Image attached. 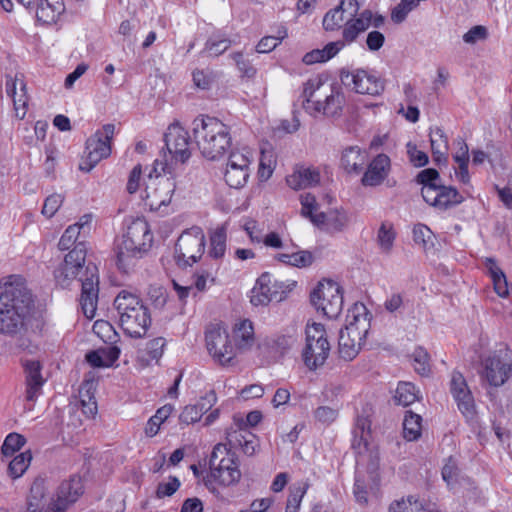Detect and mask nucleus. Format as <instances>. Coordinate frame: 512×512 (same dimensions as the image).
Returning <instances> with one entry per match:
<instances>
[{
    "mask_svg": "<svg viewBox=\"0 0 512 512\" xmlns=\"http://www.w3.org/2000/svg\"><path fill=\"white\" fill-rule=\"evenodd\" d=\"M85 259L86 249L82 243H78L65 255L55 278L62 287H68L75 279H79L81 309L87 318L92 319L96 315L98 304L99 276L97 267L93 264L85 265Z\"/></svg>",
    "mask_w": 512,
    "mask_h": 512,
    "instance_id": "1",
    "label": "nucleus"
},
{
    "mask_svg": "<svg viewBox=\"0 0 512 512\" xmlns=\"http://www.w3.org/2000/svg\"><path fill=\"white\" fill-rule=\"evenodd\" d=\"M384 22V17L378 13L368 9L359 11L357 2H339L325 13L322 25L327 32L341 30L345 40L356 41L370 27L379 28Z\"/></svg>",
    "mask_w": 512,
    "mask_h": 512,
    "instance_id": "2",
    "label": "nucleus"
},
{
    "mask_svg": "<svg viewBox=\"0 0 512 512\" xmlns=\"http://www.w3.org/2000/svg\"><path fill=\"white\" fill-rule=\"evenodd\" d=\"M32 306V296L23 278L10 276L0 282V333L15 334Z\"/></svg>",
    "mask_w": 512,
    "mask_h": 512,
    "instance_id": "3",
    "label": "nucleus"
},
{
    "mask_svg": "<svg viewBox=\"0 0 512 512\" xmlns=\"http://www.w3.org/2000/svg\"><path fill=\"white\" fill-rule=\"evenodd\" d=\"M303 108L312 116L324 115L339 118L346 103L342 87L328 83L320 77L308 79L303 85Z\"/></svg>",
    "mask_w": 512,
    "mask_h": 512,
    "instance_id": "4",
    "label": "nucleus"
},
{
    "mask_svg": "<svg viewBox=\"0 0 512 512\" xmlns=\"http://www.w3.org/2000/svg\"><path fill=\"white\" fill-rule=\"evenodd\" d=\"M192 131L200 153L207 160L221 159L231 146L229 128L217 118L194 119Z\"/></svg>",
    "mask_w": 512,
    "mask_h": 512,
    "instance_id": "5",
    "label": "nucleus"
},
{
    "mask_svg": "<svg viewBox=\"0 0 512 512\" xmlns=\"http://www.w3.org/2000/svg\"><path fill=\"white\" fill-rule=\"evenodd\" d=\"M242 477L239 461L224 444H217L211 453L209 471L203 478L207 489L215 494L225 488L237 485Z\"/></svg>",
    "mask_w": 512,
    "mask_h": 512,
    "instance_id": "6",
    "label": "nucleus"
},
{
    "mask_svg": "<svg viewBox=\"0 0 512 512\" xmlns=\"http://www.w3.org/2000/svg\"><path fill=\"white\" fill-rule=\"evenodd\" d=\"M165 148L160 158L154 161L155 173L175 175L191 158V142L188 131L178 122L168 126L165 133Z\"/></svg>",
    "mask_w": 512,
    "mask_h": 512,
    "instance_id": "7",
    "label": "nucleus"
},
{
    "mask_svg": "<svg viewBox=\"0 0 512 512\" xmlns=\"http://www.w3.org/2000/svg\"><path fill=\"white\" fill-rule=\"evenodd\" d=\"M153 234L148 222L143 218L133 219L117 246V265L128 272L151 248Z\"/></svg>",
    "mask_w": 512,
    "mask_h": 512,
    "instance_id": "8",
    "label": "nucleus"
},
{
    "mask_svg": "<svg viewBox=\"0 0 512 512\" xmlns=\"http://www.w3.org/2000/svg\"><path fill=\"white\" fill-rule=\"evenodd\" d=\"M119 324L123 331L134 338L146 335L151 324L148 307L135 293L122 290L114 299Z\"/></svg>",
    "mask_w": 512,
    "mask_h": 512,
    "instance_id": "9",
    "label": "nucleus"
},
{
    "mask_svg": "<svg viewBox=\"0 0 512 512\" xmlns=\"http://www.w3.org/2000/svg\"><path fill=\"white\" fill-rule=\"evenodd\" d=\"M204 341L206 351L215 365L231 368L239 364V356L228 333V327L224 324H210L205 330Z\"/></svg>",
    "mask_w": 512,
    "mask_h": 512,
    "instance_id": "10",
    "label": "nucleus"
},
{
    "mask_svg": "<svg viewBox=\"0 0 512 512\" xmlns=\"http://www.w3.org/2000/svg\"><path fill=\"white\" fill-rule=\"evenodd\" d=\"M305 336L302 359L309 370H316L325 364L330 354L331 346L327 331L321 323L308 322Z\"/></svg>",
    "mask_w": 512,
    "mask_h": 512,
    "instance_id": "11",
    "label": "nucleus"
},
{
    "mask_svg": "<svg viewBox=\"0 0 512 512\" xmlns=\"http://www.w3.org/2000/svg\"><path fill=\"white\" fill-rule=\"evenodd\" d=\"M297 285L294 280H279L269 273H263L251 290L250 302L254 306H265L271 301L280 302L291 293Z\"/></svg>",
    "mask_w": 512,
    "mask_h": 512,
    "instance_id": "12",
    "label": "nucleus"
},
{
    "mask_svg": "<svg viewBox=\"0 0 512 512\" xmlns=\"http://www.w3.org/2000/svg\"><path fill=\"white\" fill-rule=\"evenodd\" d=\"M114 134L115 126L106 124L87 139L86 148L79 163L81 171L90 172L101 160L110 156Z\"/></svg>",
    "mask_w": 512,
    "mask_h": 512,
    "instance_id": "13",
    "label": "nucleus"
},
{
    "mask_svg": "<svg viewBox=\"0 0 512 512\" xmlns=\"http://www.w3.org/2000/svg\"><path fill=\"white\" fill-rule=\"evenodd\" d=\"M311 302L329 319L337 318L343 309V290L335 281L323 279L311 293Z\"/></svg>",
    "mask_w": 512,
    "mask_h": 512,
    "instance_id": "14",
    "label": "nucleus"
},
{
    "mask_svg": "<svg viewBox=\"0 0 512 512\" xmlns=\"http://www.w3.org/2000/svg\"><path fill=\"white\" fill-rule=\"evenodd\" d=\"M163 173H156L155 177L151 175L141 192V198L150 210L158 211L162 207L170 204L176 185L172 177L161 176Z\"/></svg>",
    "mask_w": 512,
    "mask_h": 512,
    "instance_id": "15",
    "label": "nucleus"
},
{
    "mask_svg": "<svg viewBox=\"0 0 512 512\" xmlns=\"http://www.w3.org/2000/svg\"><path fill=\"white\" fill-rule=\"evenodd\" d=\"M512 372V359L507 348L491 352L482 359L481 376L495 387L502 386Z\"/></svg>",
    "mask_w": 512,
    "mask_h": 512,
    "instance_id": "16",
    "label": "nucleus"
},
{
    "mask_svg": "<svg viewBox=\"0 0 512 512\" xmlns=\"http://www.w3.org/2000/svg\"><path fill=\"white\" fill-rule=\"evenodd\" d=\"M252 161L253 150L247 146L231 152L224 174V179L231 188L239 189L246 185Z\"/></svg>",
    "mask_w": 512,
    "mask_h": 512,
    "instance_id": "17",
    "label": "nucleus"
},
{
    "mask_svg": "<svg viewBox=\"0 0 512 512\" xmlns=\"http://www.w3.org/2000/svg\"><path fill=\"white\" fill-rule=\"evenodd\" d=\"M204 249V232L199 227H193L179 236L175 248V258L179 264L192 265L202 257Z\"/></svg>",
    "mask_w": 512,
    "mask_h": 512,
    "instance_id": "18",
    "label": "nucleus"
},
{
    "mask_svg": "<svg viewBox=\"0 0 512 512\" xmlns=\"http://www.w3.org/2000/svg\"><path fill=\"white\" fill-rule=\"evenodd\" d=\"M342 82L357 94L379 96L385 90V82L375 72L356 69L341 72Z\"/></svg>",
    "mask_w": 512,
    "mask_h": 512,
    "instance_id": "19",
    "label": "nucleus"
},
{
    "mask_svg": "<svg viewBox=\"0 0 512 512\" xmlns=\"http://www.w3.org/2000/svg\"><path fill=\"white\" fill-rule=\"evenodd\" d=\"M370 428L371 421L368 417H357L352 447L358 455V464L366 463V459H373V466L375 468L377 461H379V453L372 442Z\"/></svg>",
    "mask_w": 512,
    "mask_h": 512,
    "instance_id": "20",
    "label": "nucleus"
},
{
    "mask_svg": "<svg viewBox=\"0 0 512 512\" xmlns=\"http://www.w3.org/2000/svg\"><path fill=\"white\" fill-rule=\"evenodd\" d=\"M450 392L462 415L468 421L474 420L476 417L475 401L466 383V380L461 373H452L450 382Z\"/></svg>",
    "mask_w": 512,
    "mask_h": 512,
    "instance_id": "21",
    "label": "nucleus"
},
{
    "mask_svg": "<svg viewBox=\"0 0 512 512\" xmlns=\"http://www.w3.org/2000/svg\"><path fill=\"white\" fill-rule=\"evenodd\" d=\"M228 333L239 357L250 352L256 344L254 324L249 319L237 320L228 328Z\"/></svg>",
    "mask_w": 512,
    "mask_h": 512,
    "instance_id": "22",
    "label": "nucleus"
},
{
    "mask_svg": "<svg viewBox=\"0 0 512 512\" xmlns=\"http://www.w3.org/2000/svg\"><path fill=\"white\" fill-rule=\"evenodd\" d=\"M5 90L7 95L12 99L16 117L23 119L26 116L29 101L24 76L19 73L7 75Z\"/></svg>",
    "mask_w": 512,
    "mask_h": 512,
    "instance_id": "23",
    "label": "nucleus"
},
{
    "mask_svg": "<svg viewBox=\"0 0 512 512\" xmlns=\"http://www.w3.org/2000/svg\"><path fill=\"white\" fill-rule=\"evenodd\" d=\"M23 512H59L43 480H35L26 497Z\"/></svg>",
    "mask_w": 512,
    "mask_h": 512,
    "instance_id": "24",
    "label": "nucleus"
},
{
    "mask_svg": "<svg viewBox=\"0 0 512 512\" xmlns=\"http://www.w3.org/2000/svg\"><path fill=\"white\" fill-rule=\"evenodd\" d=\"M421 193L427 204L439 210H446L463 201V197L453 187L439 185L427 186L426 188H422Z\"/></svg>",
    "mask_w": 512,
    "mask_h": 512,
    "instance_id": "25",
    "label": "nucleus"
},
{
    "mask_svg": "<svg viewBox=\"0 0 512 512\" xmlns=\"http://www.w3.org/2000/svg\"><path fill=\"white\" fill-rule=\"evenodd\" d=\"M368 332L344 328L340 331L338 353L345 361H352L362 350Z\"/></svg>",
    "mask_w": 512,
    "mask_h": 512,
    "instance_id": "26",
    "label": "nucleus"
},
{
    "mask_svg": "<svg viewBox=\"0 0 512 512\" xmlns=\"http://www.w3.org/2000/svg\"><path fill=\"white\" fill-rule=\"evenodd\" d=\"M441 475L449 490L454 493L464 494L475 488L474 482L461 473L456 460L452 457L444 463Z\"/></svg>",
    "mask_w": 512,
    "mask_h": 512,
    "instance_id": "27",
    "label": "nucleus"
},
{
    "mask_svg": "<svg viewBox=\"0 0 512 512\" xmlns=\"http://www.w3.org/2000/svg\"><path fill=\"white\" fill-rule=\"evenodd\" d=\"M391 172V160L386 154L376 155L368 164L361 182L364 186L376 187L381 185Z\"/></svg>",
    "mask_w": 512,
    "mask_h": 512,
    "instance_id": "28",
    "label": "nucleus"
},
{
    "mask_svg": "<svg viewBox=\"0 0 512 512\" xmlns=\"http://www.w3.org/2000/svg\"><path fill=\"white\" fill-rule=\"evenodd\" d=\"M84 486L81 477L73 476L63 481L57 491L55 504L59 512H63L75 503L83 494Z\"/></svg>",
    "mask_w": 512,
    "mask_h": 512,
    "instance_id": "29",
    "label": "nucleus"
},
{
    "mask_svg": "<svg viewBox=\"0 0 512 512\" xmlns=\"http://www.w3.org/2000/svg\"><path fill=\"white\" fill-rule=\"evenodd\" d=\"M321 174L318 168L310 166H296L286 176L287 185L293 190L314 187L320 183Z\"/></svg>",
    "mask_w": 512,
    "mask_h": 512,
    "instance_id": "30",
    "label": "nucleus"
},
{
    "mask_svg": "<svg viewBox=\"0 0 512 512\" xmlns=\"http://www.w3.org/2000/svg\"><path fill=\"white\" fill-rule=\"evenodd\" d=\"M96 388L97 380L94 377H87L80 385L78 391L75 405L82 410L87 418L94 417L97 413Z\"/></svg>",
    "mask_w": 512,
    "mask_h": 512,
    "instance_id": "31",
    "label": "nucleus"
},
{
    "mask_svg": "<svg viewBox=\"0 0 512 512\" xmlns=\"http://www.w3.org/2000/svg\"><path fill=\"white\" fill-rule=\"evenodd\" d=\"M347 213L342 209H330L326 212H319L313 217V224L326 232L342 231L348 224Z\"/></svg>",
    "mask_w": 512,
    "mask_h": 512,
    "instance_id": "32",
    "label": "nucleus"
},
{
    "mask_svg": "<svg viewBox=\"0 0 512 512\" xmlns=\"http://www.w3.org/2000/svg\"><path fill=\"white\" fill-rule=\"evenodd\" d=\"M26 8L35 13L38 22L47 25L56 23L65 11L64 2H27Z\"/></svg>",
    "mask_w": 512,
    "mask_h": 512,
    "instance_id": "33",
    "label": "nucleus"
},
{
    "mask_svg": "<svg viewBox=\"0 0 512 512\" xmlns=\"http://www.w3.org/2000/svg\"><path fill=\"white\" fill-rule=\"evenodd\" d=\"M367 461L370 463V467L367 472L368 473L367 479H366L365 475L363 474V471L361 468L365 463H362V464L357 463L358 468H357V476H356L355 485H354V495H355L357 502H359L361 504L367 503L368 489L371 488V486L373 484H375V482L377 480V476H378L377 470H378L379 461H377L375 468L373 466V459H366V462Z\"/></svg>",
    "mask_w": 512,
    "mask_h": 512,
    "instance_id": "34",
    "label": "nucleus"
},
{
    "mask_svg": "<svg viewBox=\"0 0 512 512\" xmlns=\"http://www.w3.org/2000/svg\"><path fill=\"white\" fill-rule=\"evenodd\" d=\"M353 42L341 36V39L327 43L322 49H314L306 53L303 56V62L307 65L327 62Z\"/></svg>",
    "mask_w": 512,
    "mask_h": 512,
    "instance_id": "35",
    "label": "nucleus"
},
{
    "mask_svg": "<svg viewBox=\"0 0 512 512\" xmlns=\"http://www.w3.org/2000/svg\"><path fill=\"white\" fill-rule=\"evenodd\" d=\"M23 365L27 381L26 398L32 401L37 397L44 384V379L41 374L42 365L39 360L35 359L26 360Z\"/></svg>",
    "mask_w": 512,
    "mask_h": 512,
    "instance_id": "36",
    "label": "nucleus"
},
{
    "mask_svg": "<svg viewBox=\"0 0 512 512\" xmlns=\"http://www.w3.org/2000/svg\"><path fill=\"white\" fill-rule=\"evenodd\" d=\"M345 321L346 324L344 328L369 332L371 327V314L363 303L356 302L348 309Z\"/></svg>",
    "mask_w": 512,
    "mask_h": 512,
    "instance_id": "37",
    "label": "nucleus"
},
{
    "mask_svg": "<svg viewBox=\"0 0 512 512\" xmlns=\"http://www.w3.org/2000/svg\"><path fill=\"white\" fill-rule=\"evenodd\" d=\"M277 166V156L274 148L269 143L260 146V157L257 177L260 182H267L273 175Z\"/></svg>",
    "mask_w": 512,
    "mask_h": 512,
    "instance_id": "38",
    "label": "nucleus"
},
{
    "mask_svg": "<svg viewBox=\"0 0 512 512\" xmlns=\"http://www.w3.org/2000/svg\"><path fill=\"white\" fill-rule=\"evenodd\" d=\"M274 259L285 265L305 268L313 263L314 256L311 252L306 250L285 247L284 251L275 254Z\"/></svg>",
    "mask_w": 512,
    "mask_h": 512,
    "instance_id": "39",
    "label": "nucleus"
},
{
    "mask_svg": "<svg viewBox=\"0 0 512 512\" xmlns=\"http://www.w3.org/2000/svg\"><path fill=\"white\" fill-rule=\"evenodd\" d=\"M367 161V154L358 146H351L342 152L341 166L348 173H360Z\"/></svg>",
    "mask_w": 512,
    "mask_h": 512,
    "instance_id": "40",
    "label": "nucleus"
},
{
    "mask_svg": "<svg viewBox=\"0 0 512 512\" xmlns=\"http://www.w3.org/2000/svg\"><path fill=\"white\" fill-rule=\"evenodd\" d=\"M120 350L117 347H107L90 351L86 354L87 362L95 368L111 367L119 358Z\"/></svg>",
    "mask_w": 512,
    "mask_h": 512,
    "instance_id": "41",
    "label": "nucleus"
},
{
    "mask_svg": "<svg viewBox=\"0 0 512 512\" xmlns=\"http://www.w3.org/2000/svg\"><path fill=\"white\" fill-rule=\"evenodd\" d=\"M485 267L488 270V274L493 283V288H494L495 293L501 298L508 297L509 286H508L506 275L504 274L502 269L491 258H487L485 260Z\"/></svg>",
    "mask_w": 512,
    "mask_h": 512,
    "instance_id": "42",
    "label": "nucleus"
},
{
    "mask_svg": "<svg viewBox=\"0 0 512 512\" xmlns=\"http://www.w3.org/2000/svg\"><path fill=\"white\" fill-rule=\"evenodd\" d=\"M388 512H433L419 498L409 495L392 501Z\"/></svg>",
    "mask_w": 512,
    "mask_h": 512,
    "instance_id": "43",
    "label": "nucleus"
},
{
    "mask_svg": "<svg viewBox=\"0 0 512 512\" xmlns=\"http://www.w3.org/2000/svg\"><path fill=\"white\" fill-rule=\"evenodd\" d=\"M422 433V418L420 415L407 411L403 420V437L407 441H416Z\"/></svg>",
    "mask_w": 512,
    "mask_h": 512,
    "instance_id": "44",
    "label": "nucleus"
},
{
    "mask_svg": "<svg viewBox=\"0 0 512 512\" xmlns=\"http://www.w3.org/2000/svg\"><path fill=\"white\" fill-rule=\"evenodd\" d=\"M396 239V231L390 222H383L377 232V245L382 253L391 252Z\"/></svg>",
    "mask_w": 512,
    "mask_h": 512,
    "instance_id": "45",
    "label": "nucleus"
},
{
    "mask_svg": "<svg viewBox=\"0 0 512 512\" xmlns=\"http://www.w3.org/2000/svg\"><path fill=\"white\" fill-rule=\"evenodd\" d=\"M420 391L410 382H400L395 391L398 404L409 406L419 399Z\"/></svg>",
    "mask_w": 512,
    "mask_h": 512,
    "instance_id": "46",
    "label": "nucleus"
},
{
    "mask_svg": "<svg viewBox=\"0 0 512 512\" xmlns=\"http://www.w3.org/2000/svg\"><path fill=\"white\" fill-rule=\"evenodd\" d=\"M308 488L309 484L307 482L296 483L289 488L285 512L299 511L302 499L307 493Z\"/></svg>",
    "mask_w": 512,
    "mask_h": 512,
    "instance_id": "47",
    "label": "nucleus"
},
{
    "mask_svg": "<svg viewBox=\"0 0 512 512\" xmlns=\"http://www.w3.org/2000/svg\"><path fill=\"white\" fill-rule=\"evenodd\" d=\"M227 234L224 227L216 228L210 235L209 255L215 259H220L226 252Z\"/></svg>",
    "mask_w": 512,
    "mask_h": 512,
    "instance_id": "48",
    "label": "nucleus"
},
{
    "mask_svg": "<svg viewBox=\"0 0 512 512\" xmlns=\"http://www.w3.org/2000/svg\"><path fill=\"white\" fill-rule=\"evenodd\" d=\"M32 454L29 450L19 453L10 460L8 474L11 478H20L30 466Z\"/></svg>",
    "mask_w": 512,
    "mask_h": 512,
    "instance_id": "49",
    "label": "nucleus"
},
{
    "mask_svg": "<svg viewBox=\"0 0 512 512\" xmlns=\"http://www.w3.org/2000/svg\"><path fill=\"white\" fill-rule=\"evenodd\" d=\"M165 346L166 340L163 337H157L150 340L146 345V352L149 358H139L141 365L148 366L150 365L151 362L158 363L161 357L163 356Z\"/></svg>",
    "mask_w": 512,
    "mask_h": 512,
    "instance_id": "50",
    "label": "nucleus"
},
{
    "mask_svg": "<svg viewBox=\"0 0 512 512\" xmlns=\"http://www.w3.org/2000/svg\"><path fill=\"white\" fill-rule=\"evenodd\" d=\"M217 270L213 268H201L193 275L194 287L199 292L206 291L209 287L216 284Z\"/></svg>",
    "mask_w": 512,
    "mask_h": 512,
    "instance_id": "51",
    "label": "nucleus"
},
{
    "mask_svg": "<svg viewBox=\"0 0 512 512\" xmlns=\"http://www.w3.org/2000/svg\"><path fill=\"white\" fill-rule=\"evenodd\" d=\"M431 149L437 161L443 157L448 149V141L441 128H434L430 132Z\"/></svg>",
    "mask_w": 512,
    "mask_h": 512,
    "instance_id": "52",
    "label": "nucleus"
},
{
    "mask_svg": "<svg viewBox=\"0 0 512 512\" xmlns=\"http://www.w3.org/2000/svg\"><path fill=\"white\" fill-rule=\"evenodd\" d=\"M297 342V330L291 326L278 333L273 338V345L277 350L285 351L292 348Z\"/></svg>",
    "mask_w": 512,
    "mask_h": 512,
    "instance_id": "53",
    "label": "nucleus"
},
{
    "mask_svg": "<svg viewBox=\"0 0 512 512\" xmlns=\"http://www.w3.org/2000/svg\"><path fill=\"white\" fill-rule=\"evenodd\" d=\"M25 443L26 439L23 435L18 433L8 434L1 447L2 456L5 458L12 457L25 445Z\"/></svg>",
    "mask_w": 512,
    "mask_h": 512,
    "instance_id": "54",
    "label": "nucleus"
},
{
    "mask_svg": "<svg viewBox=\"0 0 512 512\" xmlns=\"http://www.w3.org/2000/svg\"><path fill=\"white\" fill-rule=\"evenodd\" d=\"M287 37L285 30L279 31L276 36H265L260 39L256 46L258 53H269L273 51Z\"/></svg>",
    "mask_w": 512,
    "mask_h": 512,
    "instance_id": "55",
    "label": "nucleus"
},
{
    "mask_svg": "<svg viewBox=\"0 0 512 512\" xmlns=\"http://www.w3.org/2000/svg\"><path fill=\"white\" fill-rule=\"evenodd\" d=\"M433 232L429 227L423 224H417L413 228V240L416 244L421 245L423 248H428L433 245Z\"/></svg>",
    "mask_w": 512,
    "mask_h": 512,
    "instance_id": "56",
    "label": "nucleus"
},
{
    "mask_svg": "<svg viewBox=\"0 0 512 512\" xmlns=\"http://www.w3.org/2000/svg\"><path fill=\"white\" fill-rule=\"evenodd\" d=\"M413 367L420 375L430 373L429 355L423 348H417L413 352Z\"/></svg>",
    "mask_w": 512,
    "mask_h": 512,
    "instance_id": "57",
    "label": "nucleus"
},
{
    "mask_svg": "<svg viewBox=\"0 0 512 512\" xmlns=\"http://www.w3.org/2000/svg\"><path fill=\"white\" fill-rule=\"evenodd\" d=\"M301 214L313 223V217L319 215L318 204L314 195L305 193L300 195Z\"/></svg>",
    "mask_w": 512,
    "mask_h": 512,
    "instance_id": "58",
    "label": "nucleus"
},
{
    "mask_svg": "<svg viewBox=\"0 0 512 512\" xmlns=\"http://www.w3.org/2000/svg\"><path fill=\"white\" fill-rule=\"evenodd\" d=\"M231 40L224 36H214L210 38L205 46V50L213 56L224 53L230 46Z\"/></svg>",
    "mask_w": 512,
    "mask_h": 512,
    "instance_id": "59",
    "label": "nucleus"
},
{
    "mask_svg": "<svg viewBox=\"0 0 512 512\" xmlns=\"http://www.w3.org/2000/svg\"><path fill=\"white\" fill-rule=\"evenodd\" d=\"M418 3L419 2H399L391 10V20L396 24L402 23L409 13L417 8Z\"/></svg>",
    "mask_w": 512,
    "mask_h": 512,
    "instance_id": "60",
    "label": "nucleus"
},
{
    "mask_svg": "<svg viewBox=\"0 0 512 512\" xmlns=\"http://www.w3.org/2000/svg\"><path fill=\"white\" fill-rule=\"evenodd\" d=\"M64 197L61 194L54 193L49 195L43 204L42 214L47 218H52L63 204Z\"/></svg>",
    "mask_w": 512,
    "mask_h": 512,
    "instance_id": "61",
    "label": "nucleus"
},
{
    "mask_svg": "<svg viewBox=\"0 0 512 512\" xmlns=\"http://www.w3.org/2000/svg\"><path fill=\"white\" fill-rule=\"evenodd\" d=\"M203 414V411L197 403L194 405H187L181 411L179 421L186 425L193 424L198 422Z\"/></svg>",
    "mask_w": 512,
    "mask_h": 512,
    "instance_id": "62",
    "label": "nucleus"
},
{
    "mask_svg": "<svg viewBox=\"0 0 512 512\" xmlns=\"http://www.w3.org/2000/svg\"><path fill=\"white\" fill-rule=\"evenodd\" d=\"M79 235V227H77L76 225L68 226L59 240V248L61 250L70 249L76 243V240L78 239Z\"/></svg>",
    "mask_w": 512,
    "mask_h": 512,
    "instance_id": "63",
    "label": "nucleus"
},
{
    "mask_svg": "<svg viewBox=\"0 0 512 512\" xmlns=\"http://www.w3.org/2000/svg\"><path fill=\"white\" fill-rule=\"evenodd\" d=\"M180 487V481L176 477H169L167 481L159 483L156 496L157 498H165L172 496Z\"/></svg>",
    "mask_w": 512,
    "mask_h": 512,
    "instance_id": "64",
    "label": "nucleus"
}]
</instances>
